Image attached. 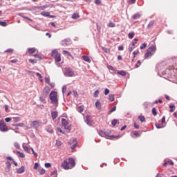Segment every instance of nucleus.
Masks as SVG:
<instances>
[{"label":"nucleus","mask_w":177,"mask_h":177,"mask_svg":"<svg viewBox=\"0 0 177 177\" xmlns=\"http://www.w3.org/2000/svg\"><path fill=\"white\" fill-rule=\"evenodd\" d=\"M61 167L64 168V170H69L75 167V160L73 158H69L62 162Z\"/></svg>","instance_id":"1"},{"label":"nucleus","mask_w":177,"mask_h":177,"mask_svg":"<svg viewBox=\"0 0 177 177\" xmlns=\"http://www.w3.org/2000/svg\"><path fill=\"white\" fill-rule=\"evenodd\" d=\"M111 133V131H104L102 130L100 131V136H102V137H104V138H105L106 139L120 138V136H115L113 135L110 136Z\"/></svg>","instance_id":"2"},{"label":"nucleus","mask_w":177,"mask_h":177,"mask_svg":"<svg viewBox=\"0 0 177 177\" xmlns=\"http://www.w3.org/2000/svg\"><path fill=\"white\" fill-rule=\"evenodd\" d=\"M156 51V46H151L149 48H148L147 53H145V58L148 59L153 56L155 54V52Z\"/></svg>","instance_id":"3"},{"label":"nucleus","mask_w":177,"mask_h":177,"mask_svg":"<svg viewBox=\"0 0 177 177\" xmlns=\"http://www.w3.org/2000/svg\"><path fill=\"white\" fill-rule=\"evenodd\" d=\"M50 100L55 104H58L57 93L53 91L50 93Z\"/></svg>","instance_id":"4"},{"label":"nucleus","mask_w":177,"mask_h":177,"mask_svg":"<svg viewBox=\"0 0 177 177\" xmlns=\"http://www.w3.org/2000/svg\"><path fill=\"white\" fill-rule=\"evenodd\" d=\"M52 57L55 59V60L57 62H59L62 61V57L60 56V54H59L58 51L56 50H54L52 51Z\"/></svg>","instance_id":"5"},{"label":"nucleus","mask_w":177,"mask_h":177,"mask_svg":"<svg viewBox=\"0 0 177 177\" xmlns=\"http://www.w3.org/2000/svg\"><path fill=\"white\" fill-rule=\"evenodd\" d=\"M62 125L64 127L65 129H67L68 131H71V124L67 121V120L62 118Z\"/></svg>","instance_id":"6"},{"label":"nucleus","mask_w":177,"mask_h":177,"mask_svg":"<svg viewBox=\"0 0 177 177\" xmlns=\"http://www.w3.org/2000/svg\"><path fill=\"white\" fill-rule=\"evenodd\" d=\"M0 131L3 132L9 131V129L7 127L6 124L3 120L0 122Z\"/></svg>","instance_id":"7"},{"label":"nucleus","mask_w":177,"mask_h":177,"mask_svg":"<svg viewBox=\"0 0 177 177\" xmlns=\"http://www.w3.org/2000/svg\"><path fill=\"white\" fill-rule=\"evenodd\" d=\"M40 124H41L40 121H33L30 123V127L31 128H33V129H38Z\"/></svg>","instance_id":"8"},{"label":"nucleus","mask_w":177,"mask_h":177,"mask_svg":"<svg viewBox=\"0 0 177 177\" xmlns=\"http://www.w3.org/2000/svg\"><path fill=\"white\" fill-rule=\"evenodd\" d=\"M65 75L67 77H73V76H75V73H74V71H73L70 68H66V72H65Z\"/></svg>","instance_id":"9"},{"label":"nucleus","mask_w":177,"mask_h":177,"mask_svg":"<svg viewBox=\"0 0 177 177\" xmlns=\"http://www.w3.org/2000/svg\"><path fill=\"white\" fill-rule=\"evenodd\" d=\"M141 136V133H138L137 131H135L133 133H131V136L133 137V138H138Z\"/></svg>","instance_id":"10"},{"label":"nucleus","mask_w":177,"mask_h":177,"mask_svg":"<svg viewBox=\"0 0 177 177\" xmlns=\"http://www.w3.org/2000/svg\"><path fill=\"white\" fill-rule=\"evenodd\" d=\"M36 52V48H28V52L27 53L29 55H33Z\"/></svg>","instance_id":"11"},{"label":"nucleus","mask_w":177,"mask_h":177,"mask_svg":"<svg viewBox=\"0 0 177 177\" xmlns=\"http://www.w3.org/2000/svg\"><path fill=\"white\" fill-rule=\"evenodd\" d=\"M24 172H25V167L24 166L17 169V173H18L19 174H22Z\"/></svg>","instance_id":"12"},{"label":"nucleus","mask_w":177,"mask_h":177,"mask_svg":"<svg viewBox=\"0 0 177 177\" xmlns=\"http://www.w3.org/2000/svg\"><path fill=\"white\" fill-rule=\"evenodd\" d=\"M86 122L87 124L88 125H92L93 121L91 120V118L90 115H86Z\"/></svg>","instance_id":"13"},{"label":"nucleus","mask_w":177,"mask_h":177,"mask_svg":"<svg viewBox=\"0 0 177 177\" xmlns=\"http://www.w3.org/2000/svg\"><path fill=\"white\" fill-rule=\"evenodd\" d=\"M95 105V107L97 109H98V110L102 109V103H100L99 100L96 101Z\"/></svg>","instance_id":"14"},{"label":"nucleus","mask_w":177,"mask_h":177,"mask_svg":"<svg viewBox=\"0 0 177 177\" xmlns=\"http://www.w3.org/2000/svg\"><path fill=\"white\" fill-rule=\"evenodd\" d=\"M38 172L39 174H40V175H44L46 174V170L42 167H39Z\"/></svg>","instance_id":"15"},{"label":"nucleus","mask_w":177,"mask_h":177,"mask_svg":"<svg viewBox=\"0 0 177 177\" xmlns=\"http://www.w3.org/2000/svg\"><path fill=\"white\" fill-rule=\"evenodd\" d=\"M62 44L64 46L70 45V41L67 39H65L64 40L62 41Z\"/></svg>","instance_id":"16"},{"label":"nucleus","mask_w":177,"mask_h":177,"mask_svg":"<svg viewBox=\"0 0 177 177\" xmlns=\"http://www.w3.org/2000/svg\"><path fill=\"white\" fill-rule=\"evenodd\" d=\"M82 59L84 61H86L88 63H91V59L89 57L84 55V56H82Z\"/></svg>","instance_id":"17"},{"label":"nucleus","mask_w":177,"mask_h":177,"mask_svg":"<svg viewBox=\"0 0 177 177\" xmlns=\"http://www.w3.org/2000/svg\"><path fill=\"white\" fill-rule=\"evenodd\" d=\"M57 115H58V113L57 111L52 112V118L53 120L57 119Z\"/></svg>","instance_id":"18"},{"label":"nucleus","mask_w":177,"mask_h":177,"mask_svg":"<svg viewBox=\"0 0 177 177\" xmlns=\"http://www.w3.org/2000/svg\"><path fill=\"white\" fill-rule=\"evenodd\" d=\"M41 15L42 16H44V17H50V12H47V11H42V12H41Z\"/></svg>","instance_id":"19"},{"label":"nucleus","mask_w":177,"mask_h":177,"mask_svg":"<svg viewBox=\"0 0 177 177\" xmlns=\"http://www.w3.org/2000/svg\"><path fill=\"white\" fill-rule=\"evenodd\" d=\"M22 148H24V150L26 151L27 153H30V148L26 146L25 145H22Z\"/></svg>","instance_id":"20"},{"label":"nucleus","mask_w":177,"mask_h":177,"mask_svg":"<svg viewBox=\"0 0 177 177\" xmlns=\"http://www.w3.org/2000/svg\"><path fill=\"white\" fill-rule=\"evenodd\" d=\"M6 168H7V171H10L11 169V163L10 162L8 161L6 162Z\"/></svg>","instance_id":"21"},{"label":"nucleus","mask_w":177,"mask_h":177,"mask_svg":"<svg viewBox=\"0 0 177 177\" xmlns=\"http://www.w3.org/2000/svg\"><path fill=\"white\" fill-rule=\"evenodd\" d=\"M16 154H19L20 158H25V154L23 152H20L19 151H17L15 152Z\"/></svg>","instance_id":"22"},{"label":"nucleus","mask_w":177,"mask_h":177,"mask_svg":"<svg viewBox=\"0 0 177 177\" xmlns=\"http://www.w3.org/2000/svg\"><path fill=\"white\" fill-rule=\"evenodd\" d=\"M80 18V15L78 13H73L72 15V19H78Z\"/></svg>","instance_id":"23"},{"label":"nucleus","mask_w":177,"mask_h":177,"mask_svg":"<svg viewBox=\"0 0 177 177\" xmlns=\"http://www.w3.org/2000/svg\"><path fill=\"white\" fill-rule=\"evenodd\" d=\"M118 75L124 77L127 75V73L124 71H121L118 72Z\"/></svg>","instance_id":"24"},{"label":"nucleus","mask_w":177,"mask_h":177,"mask_svg":"<svg viewBox=\"0 0 177 177\" xmlns=\"http://www.w3.org/2000/svg\"><path fill=\"white\" fill-rule=\"evenodd\" d=\"M167 165H170L171 166H173L174 165V162L173 161H167V162H165L164 163V167H167Z\"/></svg>","instance_id":"25"},{"label":"nucleus","mask_w":177,"mask_h":177,"mask_svg":"<svg viewBox=\"0 0 177 177\" xmlns=\"http://www.w3.org/2000/svg\"><path fill=\"white\" fill-rule=\"evenodd\" d=\"M140 17V15L139 13H136V14H135V15L133 16V19L134 20H137V19H138Z\"/></svg>","instance_id":"26"},{"label":"nucleus","mask_w":177,"mask_h":177,"mask_svg":"<svg viewBox=\"0 0 177 177\" xmlns=\"http://www.w3.org/2000/svg\"><path fill=\"white\" fill-rule=\"evenodd\" d=\"M44 82H46V83L48 84V85H50V80L49 77H45L44 78Z\"/></svg>","instance_id":"27"},{"label":"nucleus","mask_w":177,"mask_h":177,"mask_svg":"<svg viewBox=\"0 0 177 177\" xmlns=\"http://www.w3.org/2000/svg\"><path fill=\"white\" fill-rule=\"evenodd\" d=\"M84 110V107L82 106H79V107L77 108V111H78V112H80V113L83 112Z\"/></svg>","instance_id":"28"},{"label":"nucleus","mask_w":177,"mask_h":177,"mask_svg":"<svg viewBox=\"0 0 177 177\" xmlns=\"http://www.w3.org/2000/svg\"><path fill=\"white\" fill-rule=\"evenodd\" d=\"M107 26L109 28H115V24L113 22H110L109 24H108Z\"/></svg>","instance_id":"29"},{"label":"nucleus","mask_w":177,"mask_h":177,"mask_svg":"<svg viewBox=\"0 0 177 177\" xmlns=\"http://www.w3.org/2000/svg\"><path fill=\"white\" fill-rule=\"evenodd\" d=\"M55 145L57 146V147H60V146L62 145V142L61 141H59V140H57Z\"/></svg>","instance_id":"30"},{"label":"nucleus","mask_w":177,"mask_h":177,"mask_svg":"<svg viewBox=\"0 0 177 177\" xmlns=\"http://www.w3.org/2000/svg\"><path fill=\"white\" fill-rule=\"evenodd\" d=\"M147 46V44H146L145 43L142 44V46L140 47V50H144L145 49V48Z\"/></svg>","instance_id":"31"},{"label":"nucleus","mask_w":177,"mask_h":177,"mask_svg":"<svg viewBox=\"0 0 177 177\" xmlns=\"http://www.w3.org/2000/svg\"><path fill=\"white\" fill-rule=\"evenodd\" d=\"M138 119L141 122H144L145 121V118L144 116H139Z\"/></svg>","instance_id":"32"},{"label":"nucleus","mask_w":177,"mask_h":177,"mask_svg":"<svg viewBox=\"0 0 177 177\" xmlns=\"http://www.w3.org/2000/svg\"><path fill=\"white\" fill-rule=\"evenodd\" d=\"M109 100L111 102H113L115 100L114 95H113V94L109 95Z\"/></svg>","instance_id":"33"},{"label":"nucleus","mask_w":177,"mask_h":177,"mask_svg":"<svg viewBox=\"0 0 177 177\" xmlns=\"http://www.w3.org/2000/svg\"><path fill=\"white\" fill-rule=\"evenodd\" d=\"M44 91L46 92V94H48V92L50 91V87H48V86L44 87Z\"/></svg>","instance_id":"34"},{"label":"nucleus","mask_w":177,"mask_h":177,"mask_svg":"<svg viewBox=\"0 0 177 177\" xmlns=\"http://www.w3.org/2000/svg\"><path fill=\"white\" fill-rule=\"evenodd\" d=\"M128 37H129V38L130 39H132L133 38V37H134V32H130V33H129Z\"/></svg>","instance_id":"35"},{"label":"nucleus","mask_w":177,"mask_h":177,"mask_svg":"<svg viewBox=\"0 0 177 177\" xmlns=\"http://www.w3.org/2000/svg\"><path fill=\"white\" fill-rule=\"evenodd\" d=\"M13 51H14V50H13L12 48H8V49H7L5 52H6V53H12Z\"/></svg>","instance_id":"36"},{"label":"nucleus","mask_w":177,"mask_h":177,"mask_svg":"<svg viewBox=\"0 0 177 177\" xmlns=\"http://www.w3.org/2000/svg\"><path fill=\"white\" fill-rule=\"evenodd\" d=\"M153 25H154V22L153 21H151V22H149V24H148L147 28H150L153 27Z\"/></svg>","instance_id":"37"},{"label":"nucleus","mask_w":177,"mask_h":177,"mask_svg":"<svg viewBox=\"0 0 177 177\" xmlns=\"http://www.w3.org/2000/svg\"><path fill=\"white\" fill-rule=\"evenodd\" d=\"M0 26L3 27H6L7 26V23L5 21H0Z\"/></svg>","instance_id":"38"},{"label":"nucleus","mask_w":177,"mask_h":177,"mask_svg":"<svg viewBox=\"0 0 177 177\" xmlns=\"http://www.w3.org/2000/svg\"><path fill=\"white\" fill-rule=\"evenodd\" d=\"M14 146L17 149H19V148H20L19 144L18 142H15Z\"/></svg>","instance_id":"39"},{"label":"nucleus","mask_w":177,"mask_h":177,"mask_svg":"<svg viewBox=\"0 0 177 177\" xmlns=\"http://www.w3.org/2000/svg\"><path fill=\"white\" fill-rule=\"evenodd\" d=\"M39 163H35V166L33 167V169L37 170L39 169Z\"/></svg>","instance_id":"40"},{"label":"nucleus","mask_w":177,"mask_h":177,"mask_svg":"<svg viewBox=\"0 0 177 177\" xmlns=\"http://www.w3.org/2000/svg\"><path fill=\"white\" fill-rule=\"evenodd\" d=\"M152 113H153V115H157V111H156V108H153L152 109Z\"/></svg>","instance_id":"41"},{"label":"nucleus","mask_w":177,"mask_h":177,"mask_svg":"<svg viewBox=\"0 0 177 177\" xmlns=\"http://www.w3.org/2000/svg\"><path fill=\"white\" fill-rule=\"evenodd\" d=\"M118 122V120H117L115 119V120H113L112 121L111 124H112L113 126H115Z\"/></svg>","instance_id":"42"},{"label":"nucleus","mask_w":177,"mask_h":177,"mask_svg":"<svg viewBox=\"0 0 177 177\" xmlns=\"http://www.w3.org/2000/svg\"><path fill=\"white\" fill-rule=\"evenodd\" d=\"M30 63L35 64L37 63V60L36 59H29Z\"/></svg>","instance_id":"43"},{"label":"nucleus","mask_w":177,"mask_h":177,"mask_svg":"<svg viewBox=\"0 0 177 177\" xmlns=\"http://www.w3.org/2000/svg\"><path fill=\"white\" fill-rule=\"evenodd\" d=\"M66 91H67V87L64 86L62 88V93H65Z\"/></svg>","instance_id":"44"},{"label":"nucleus","mask_w":177,"mask_h":177,"mask_svg":"<svg viewBox=\"0 0 177 177\" xmlns=\"http://www.w3.org/2000/svg\"><path fill=\"white\" fill-rule=\"evenodd\" d=\"M98 95H99V91L98 90H96L94 93V97H98Z\"/></svg>","instance_id":"45"},{"label":"nucleus","mask_w":177,"mask_h":177,"mask_svg":"<svg viewBox=\"0 0 177 177\" xmlns=\"http://www.w3.org/2000/svg\"><path fill=\"white\" fill-rule=\"evenodd\" d=\"M63 53H64V55H67L68 56H71L69 51L64 50Z\"/></svg>","instance_id":"46"},{"label":"nucleus","mask_w":177,"mask_h":177,"mask_svg":"<svg viewBox=\"0 0 177 177\" xmlns=\"http://www.w3.org/2000/svg\"><path fill=\"white\" fill-rule=\"evenodd\" d=\"M169 108H170V112L173 113L174 112V109L175 108V106L174 105H170Z\"/></svg>","instance_id":"47"},{"label":"nucleus","mask_w":177,"mask_h":177,"mask_svg":"<svg viewBox=\"0 0 177 177\" xmlns=\"http://www.w3.org/2000/svg\"><path fill=\"white\" fill-rule=\"evenodd\" d=\"M109 93H110V91L108 88H106L104 90V95H108L109 94Z\"/></svg>","instance_id":"48"},{"label":"nucleus","mask_w":177,"mask_h":177,"mask_svg":"<svg viewBox=\"0 0 177 177\" xmlns=\"http://www.w3.org/2000/svg\"><path fill=\"white\" fill-rule=\"evenodd\" d=\"M133 127L136 129H138L140 128L139 125L136 122H134Z\"/></svg>","instance_id":"49"},{"label":"nucleus","mask_w":177,"mask_h":177,"mask_svg":"<svg viewBox=\"0 0 177 177\" xmlns=\"http://www.w3.org/2000/svg\"><path fill=\"white\" fill-rule=\"evenodd\" d=\"M107 68H108V70H111L112 71H115L114 67L112 66H108Z\"/></svg>","instance_id":"50"},{"label":"nucleus","mask_w":177,"mask_h":177,"mask_svg":"<svg viewBox=\"0 0 177 177\" xmlns=\"http://www.w3.org/2000/svg\"><path fill=\"white\" fill-rule=\"evenodd\" d=\"M102 50H104L106 53H108L109 52V50L107 48L102 47Z\"/></svg>","instance_id":"51"},{"label":"nucleus","mask_w":177,"mask_h":177,"mask_svg":"<svg viewBox=\"0 0 177 177\" xmlns=\"http://www.w3.org/2000/svg\"><path fill=\"white\" fill-rule=\"evenodd\" d=\"M44 167H46V168H50L51 167V163H46L44 164Z\"/></svg>","instance_id":"52"},{"label":"nucleus","mask_w":177,"mask_h":177,"mask_svg":"<svg viewBox=\"0 0 177 177\" xmlns=\"http://www.w3.org/2000/svg\"><path fill=\"white\" fill-rule=\"evenodd\" d=\"M35 58H37L39 60H41V57L39 55H33Z\"/></svg>","instance_id":"53"},{"label":"nucleus","mask_w":177,"mask_h":177,"mask_svg":"<svg viewBox=\"0 0 177 177\" xmlns=\"http://www.w3.org/2000/svg\"><path fill=\"white\" fill-rule=\"evenodd\" d=\"M115 110H116V107L115 106L113 107V108H111L110 109V113H113L114 111H115Z\"/></svg>","instance_id":"54"},{"label":"nucleus","mask_w":177,"mask_h":177,"mask_svg":"<svg viewBox=\"0 0 177 177\" xmlns=\"http://www.w3.org/2000/svg\"><path fill=\"white\" fill-rule=\"evenodd\" d=\"M40 100L42 102L45 103V101H46L45 97H44V96L40 97Z\"/></svg>","instance_id":"55"},{"label":"nucleus","mask_w":177,"mask_h":177,"mask_svg":"<svg viewBox=\"0 0 177 177\" xmlns=\"http://www.w3.org/2000/svg\"><path fill=\"white\" fill-rule=\"evenodd\" d=\"M18 62V59H12V60H10V63L12 64H16Z\"/></svg>","instance_id":"56"},{"label":"nucleus","mask_w":177,"mask_h":177,"mask_svg":"<svg viewBox=\"0 0 177 177\" xmlns=\"http://www.w3.org/2000/svg\"><path fill=\"white\" fill-rule=\"evenodd\" d=\"M48 8L47 6H43L41 7H39V9H41V10H44V9H46Z\"/></svg>","instance_id":"57"},{"label":"nucleus","mask_w":177,"mask_h":177,"mask_svg":"<svg viewBox=\"0 0 177 177\" xmlns=\"http://www.w3.org/2000/svg\"><path fill=\"white\" fill-rule=\"evenodd\" d=\"M36 75L38 77V79H39V80H40V79L42 78L41 75L40 73H36Z\"/></svg>","instance_id":"58"},{"label":"nucleus","mask_w":177,"mask_h":177,"mask_svg":"<svg viewBox=\"0 0 177 177\" xmlns=\"http://www.w3.org/2000/svg\"><path fill=\"white\" fill-rule=\"evenodd\" d=\"M130 4L133 5L135 3H136V0H129Z\"/></svg>","instance_id":"59"},{"label":"nucleus","mask_w":177,"mask_h":177,"mask_svg":"<svg viewBox=\"0 0 177 177\" xmlns=\"http://www.w3.org/2000/svg\"><path fill=\"white\" fill-rule=\"evenodd\" d=\"M5 121H6V122H10L11 121V118H6L5 119Z\"/></svg>","instance_id":"60"},{"label":"nucleus","mask_w":177,"mask_h":177,"mask_svg":"<svg viewBox=\"0 0 177 177\" xmlns=\"http://www.w3.org/2000/svg\"><path fill=\"white\" fill-rule=\"evenodd\" d=\"M95 3L96 5H100V4L101 3V1H100V0H95Z\"/></svg>","instance_id":"61"},{"label":"nucleus","mask_w":177,"mask_h":177,"mask_svg":"<svg viewBox=\"0 0 177 177\" xmlns=\"http://www.w3.org/2000/svg\"><path fill=\"white\" fill-rule=\"evenodd\" d=\"M162 102V100H156V102H155V103L156 104H161Z\"/></svg>","instance_id":"62"},{"label":"nucleus","mask_w":177,"mask_h":177,"mask_svg":"<svg viewBox=\"0 0 177 177\" xmlns=\"http://www.w3.org/2000/svg\"><path fill=\"white\" fill-rule=\"evenodd\" d=\"M165 99H167V100H171V98H170L167 95H165Z\"/></svg>","instance_id":"63"},{"label":"nucleus","mask_w":177,"mask_h":177,"mask_svg":"<svg viewBox=\"0 0 177 177\" xmlns=\"http://www.w3.org/2000/svg\"><path fill=\"white\" fill-rule=\"evenodd\" d=\"M163 175L162 174H158L156 177H162Z\"/></svg>","instance_id":"64"}]
</instances>
